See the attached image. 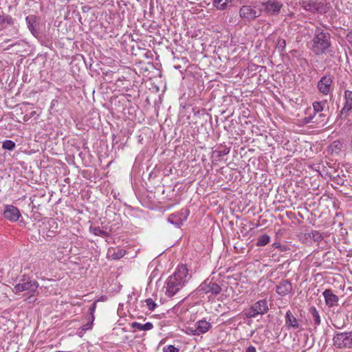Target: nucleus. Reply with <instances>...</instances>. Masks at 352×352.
I'll return each mask as SVG.
<instances>
[{"label": "nucleus", "mask_w": 352, "mask_h": 352, "mask_svg": "<svg viewBox=\"0 0 352 352\" xmlns=\"http://www.w3.org/2000/svg\"><path fill=\"white\" fill-rule=\"evenodd\" d=\"M188 270L185 265L179 266L175 273L170 276L164 288L166 296L170 298L175 296L188 281Z\"/></svg>", "instance_id": "f257e3e1"}, {"label": "nucleus", "mask_w": 352, "mask_h": 352, "mask_svg": "<svg viewBox=\"0 0 352 352\" xmlns=\"http://www.w3.org/2000/svg\"><path fill=\"white\" fill-rule=\"evenodd\" d=\"M331 46L330 34L320 28L315 31L312 39L311 50L316 55H321L326 53Z\"/></svg>", "instance_id": "f03ea898"}, {"label": "nucleus", "mask_w": 352, "mask_h": 352, "mask_svg": "<svg viewBox=\"0 0 352 352\" xmlns=\"http://www.w3.org/2000/svg\"><path fill=\"white\" fill-rule=\"evenodd\" d=\"M38 285L37 282L32 279V277H26L23 274V300L28 303H32L36 300L37 294V288Z\"/></svg>", "instance_id": "7ed1b4c3"}, {"label": "nucleus", "mask_w": 352, "mask_h": 352, "mask_svg": "<svg viewBox=\"0 0 352 352\" xmlns=\"http://www.w3.org/2000/svg\"><path fill=\"white\" fill-rule=\"evenodd\" d=\"M222 289L221 286L212 280L207 278L197 287L196 292L199 295L210 294L217 296L219 294Z\"/></svg>", "instance_id": "20e7f679"}, {"label": "nucleus", "mask_w": 352, "mask_h": 352, "mask_svg": "<svg viewBox=\"0 0 352 352\" xmlns=\"http://www.w3.org/2000/svg\"><path fill=\"white\" fill-rule=\"evenodd\" d=\"M261 9H256L255 7L243 6L240 8L239 15L241 18L251 21L259 16L261 14Z\"/></svg>", "instance_id": "39448f33"}, {"label": "nucleus", "mask_w": 352, "mask_h": 352, "mask_svg": "<svg viewBox=\"0 0 352 352\" xmlns=\"http://www.w3.org/2000/svg\"><path fill=\"white\" fill-rule=\"evenodd\" d=\"M40 19L36 15L32 14L25 17L27 28L31 34L37 37L40 34Z\"/></svg>", "instance_id": "423d86ee"}, {"label": "nucleus", "mask_w": 352, "mask_h": 352, "mask_svg": "<svg viewBox=\"0 0 352 352\" xmlns=\"http://www.w3.org/2000/svg\"><path fill=\"white\" fill-rule=\"evenodd\" d=\"M333 83V77L331 75H325L318 81L317 87L320 93L327 95L331 89Z\"/></svg>", "instance_id": "0eeeda50"}, {"label": "nucleus", "mask_w": 352, "mask_h": 352, "mask_svg": "<svg viewBox=\"0 0 352 352\" xmlns=\"http://www.w3.org/2000/svg\"><path fill=\"white\" fill-rule=\"evenodd\" d=\"M264 10L270 14L276 15L279 13L283 3L278 0H268L263 3Z\"/></svg>", "instance_id": "6e6552de"}, {"label": "nucleus", "mask_w": 352, "mask_h": 352, "mask_svg": "<svg viewBox=\"0 0 352 352\" xmlns=\"http://www.w3.org/2000/svg\"><path fill=\"white\" fill-rule=\"evenodd\" d=\"M343 98L344 103L340 111V115L347 116L352 111V91L349 89L344 90Z\"/></svg>", "instance_id": "1a4fd4ad"}, {"label": "nucleus", "mask_w": 352, "mask_h": 352, "mask_svg": "<svg viewBox=\"0 0 352 352\" xmlns=\"http://www.w3.org/2000/svg\"><path fill=\"white\" fill-rule=\"evenodd\" d=\"M4 218L10 221H16L19 219L21 216L19 210L12 205H7L5 206L3 211Z\"/></svg>", "instance_id": "9d476101"}, {"label": "nucleus", "mask_w": 352, "mask_h": 352, "mask_svg": "<svg viewBox=\"0 0 352 352\" xmlns=\"http://www.w3.org/2000/svg\"><path fill=\"white\" fill-rule=\"evenodd\" d=\"M322 295L324 298L325 304L327 306L329 307H333L334 306L338 305L339 298L338 296L334 294L331 289H325L323 292Z\"/></svg>", "instance_id": "9b49d317"}, {"label": "nucleus", "mask_w": 352, "mask_h": 352, "mask_svg": "<svg viewBox=\"0 0 352 352\" xmlns=\"http://www.w3.org/2000/svg\"><path fill=\"white\" fill-rule=\"evenodd\" d=\"M292 285L288 280H281L276 286V292L280 296H285L292 291Z\"/></svg>", "instance_id": "f8f14e48"}, {"label": "nucleus", "mask_w": 352, "mask_h": 352, "mask_svg": "<svg viewBox=\"0 0 352 352\" xmlns=\"http://www.w3.org/2000/svg\"><path fill=\"white\" fill-rule=\"evenodd\" d=\"M333 344L338 348L347 347V333H338L333 337Z\"/></svg>", "instance_id": "ddd939ff"}, {"label": "nucleus", "mask_w": 352, "mask_h": 352, "mask_svg": "<svg viewBox=\"0 0 352 352\" xmlns=\"http://www.w3.org/2000/svg\"><path fill=\"white\" fill-rule=\"evenodd\" d=\"M313 108H314V117H316V116L320 112H329V106L328 104V102L327 100H324L319 102H314L313 103Z\"/></svg>", "instance_id": "4468645a"}, {"label": "nucleus", "mask_w": 352, "mask_h": 352, "mask_svg": "<svg viewBox=\"0 0 352 352\" xmlns=\"http://www.w3.org/2000/svg\"><path fill=\"white\" fill-rule=\"evenodd\" d=\"M196 330L197 332V334H203L209 331L211 328V324L206 321V320H199L195 323Z\"/></svg>", "instance_id": "2eb2a0df"}, {"label": "nucleus", "mask_w": 352, "mask_h": 352, "mask_svg": "<svg viewBox=\"0 0 352 352\" xmlns=\"http://www.w3.org/2000/svg\"><path fill=\"white\" fill-rule=\"evenodd\" d=\"M252 306L258 314V315H263L266 314L269 310L267 302L265 300H260L254 303Z\"/></svg>", "instance_id": "dca6fc26"}, {"label": "nucleus", "mask_w": 352, "mask_h": 352, "mask_svg": "<svg viewBox=\"0 0 352 352\" xmlns=\"http://www.w3.org/2000/svg\"><path fill=\"white\" fill-rule=\"evenodd\" d=\"M285 324L289 328L297 329L299 327L297 319L289 310L287 311L285 315Z\"/></svg>", "instance_id": "f3484780"}, {"label": "nucleus", "mask_w": 352, "mask_h": 352, "mask_svg": "<svg viewBox=\"0 0 352 352\" xmlns=\"http://www.w3.org/2000/svg\"><path fill=\"white\" fill-rule=\"evenodd\" d=\"M131 327L134 329H138L140 331H149L153 328V324L150 322H148L145 324L133 322L131 323Z\"/></svg>", "instance_id": "a211bd4d"}, {"label": "nucleus", "mask_w": 352, "mask_h": 352, "mask_svg": "<svg viewBox=\"0 0 352 352\" xmlns=\"http://www.w3.org/2000/svg\"><path fill=\"white\" fill-rule=\"evenodd\" d=\"M309 314L311 315V318L316 325L320 324V317L317 309L315 307H311L309 309Z\"/></svg>", "instance_id": "6ab92c4d"}, {"label": "nucleus", "mask_w": 352, "mask_h": 352, "mask_svg": "<svg viewBox=\"0 0 352 352\" xmlns=\"http://www.w3.org/2000/svg\"><path fill=\"white\" fill-rule=\"evenodd\" d=\"M168 221L177 228H179L182 225L179 215H178L177 212L170 214L168 218Z\"/></svg>", "instance_id": "aec40b11"}, {"label": "nucleus", "mask_w": 352, "mask_h": 352, "mask_svg": "<svg viewBox=\"0 0 352 352\" xmlns=\"http://www.w3.org/2000/svg\"><path fill=\"white\" fill-rule=\"evenodd\" d=\"M270 241V237L268 234H264L258 237L256 245L264 246L269 243Z\"/></svg>", "instance_id": "412c9836"}, {"label": "nucleus", "mask_w": 352, "mask_h": 352, "mask_svg": "<svg viewBox=\"0 0 352 352\" xmlns=\"http://www.w3.org/2000/svg\"><path fill=\"white\" fill-rule=\"evenodd\" d=\"M231 0H213V6L218 10H225Z\"/></svg>", "instance_id": "4be33fe9"}, {"label": "nucleus", "mask_w": 352, "mask_h": 352, "mask_svg": "<svg viewBox=\"0 0 352 352\" xmlns=\"http://www.w3.org/2000/svg\"><path fill=\"white\" fill-rule=\"evenodd\" d=\"M178 215H179V219H181V222L183 224V223L186 221L188 215H189V210L186 208H183L179 212H177Z\"/></svg>", "instance_id": "5701e85b"}, {"label": "nucleus", "mask_w": 352, "mask_h": 352, "mask_svg": "<svg viewBox=\"0 0 352 352\" xmlns=\"http://www.w3.org/2000/svg\"><path fill=\"white\" fill-rule=\"evenodd\" d=\"M309 236L311 239L316 242L320 241L323 239L322 234L316 230L311 231L309 234Z\"/></svg>", "instance_id": "b1692460"}, {"label": "nucleus", "mask_w": 352, "mask_h": 352, "mask_svg": "<svg viewBox=\"0 0 352 352\" xmlns=\"http://www.w3.org/2000/svg\"><path fill=\"white\" fill-rule=\"evenodd\" d=\"M286 47V41L283 38H278L276 42V48L280 53L285 52Z\"/></svg>", "instance_id": "393cba45"}, {"label": "nucleus", "mask_w": 352, "mask_h": 352, "mask_svg": "<svg viewBox=\"0 0 352 352\" xmlns=\"http://www.w3.org/2000/svg\"><path fill=\"white\" fill-rule=\"evenodd\" d=\"M2 147L3 149L12 151L15 148V143L12 140H7L3 142Z\"/></svg>", "instance_id": "a878e982"}, {"label": "nucleus", "mask_w": 352, "mask_h": 352, "mask_svg": "<svg viewBox=\"0 0 352 352\" xmlns=\"http://www.w3.org/2000/svg\"><path fill=\"white\" fill-rule=\"evenodd\" d=\"M126 254V251L122 249H118L117 250H114L112 258L116 260H118L122 258Z\"/></svg>", "instance_id": "bb28decb"}, {"label": "nucleus", "mask_w": 352, "mask_h": 352, "mask_svg": "<svg viewBox=\"0 0 352 352\" xmlns=\"http://www.w3.org/2000/svg\"><path fill=\"white\" fill-rule=\"evenodd\" d=\"M145 302L150 311H153L157 307V304L151 298H147Z\"/></svg>", "instance_id": "cd10ccee"}, {"label": "nucleus", "mask_w": 352, "mask_h": 352, "mask_svg": "<svg viewBox=\"0 0 352 352\" xmlns=\"http://www.w3.org/2000/svg\"><path fill=\"white\" fill-rule=\"evenodd\" d=\"M245 316L247 318H255L258 316V314L256 312L252 306L245 312Z\"/></svg>", "instance_id": "c85d7f7f"}, {"label": "nucleus", "mask_w": 352, "mask_h": 352, "mask_svg": "<svg viewBox=\"0 0 352 352\" xmlns=\"http://www.w3.org/2000/svg\"><path fill=\"white\" fill-rule=\"evenodd\" d=\"M328 114H329V112H325V111L318 113V117L319 119H320V122L326 123L328 120V119H327Z\"/></svg>", "instance_id": "c756f323"}, {"label": "nucleus", "mask_w": 352, "mask_h": 352, "mask_svg": "<svg viewBox=\"0 0 352 352\" xmlns=\"http://www.w3.org/2000/svg\"><path fill=\"white\" fill-rule=\"evenodd\" d=\"M163 352H179V349L176 348L174 345H168L164 346Z\"/></svg>", "instance_id": "7c9ffc66"}, {"label": "nucleus", "mask_w": 352, "mask_h": 352, "mask_svg": "<svg viewBox=\"0 0 352 352\" xmlns=\"http://www.w3.org/2000/svg\"><path fill=\"white\" fill-rule=\"evenodd\" d=\"M272 246L275 249H278L280 252H284L288 249L287 246L280 245L279 243H274Z\"/></svg>", "instance_id": "2f4dec72"}, {"label": "nucleus", "mask_w": 352, "mask_h": 352, "mask_svg": "<svg viewBox=\"0 0 352 352\" xmlns=\"http://www.w3.org/2000/svg\"><path fill=\"white\" fill-rule=\"evenodd\" d=\"M11 21V18L5 14H0V24H3L4 23H10Z\"/></svg>", "instance_id": "473e14b6"}, {"label": "nucleus", "mask_w": 352, "mask_h": 352, "mask_svg": "<svg viewBox=\"0 0 352 352\" xmlns=\"http://www.w3.org/2000/svg\"><path fill=\"white\" fill-rule=\"evenodd\" d=\"M97 305V302H94L91 304V305L89 308V314L91 315L92 320H94V314L96 311Z\"/></svg>", "instance_id": "72a5a7b5"}, {"label": "nucleus", "mask_w": 352, "mask_h": 352, "mask_svg": "<svg viewBox=\"0 0 352 352\" xmlns=\"http://www.w3.org/2000/svg\"><path fill=\"white\" fill-rule=\"evenodd\" d=\"M93 232L95 235L97 236L104 235L106 234V232L102 230L99 227L94 228Z\"/></svg>", "instance_id": "f704fd0d"}, {"label": "nucleus", "mask_w": 352, "mask_h": 352, "mask_svg": "<svg viewBox=\"0 0 352 352\" xmlns=\"http://www.w3.org/2000/svg\"><path fill=\"white\" fill-rule=\"evenodd\" d=\"M346 333H347V340H346L347 348H351L352 347V331L346 332Z\"/></svg>", "instance_id": "c9c22d12"}, {"label": "nucleus", "mask_w": 352, "mask_h": 352, "mask_svg": "<svg viewBox=\"0 0 352 352\" xmlns=\"http://www.w3.org/2000/svg\"><path fill=\"white\" fill-rule=\"evenodd\" d=\"M195 330H196L195 325L194 327H188L187 328V331H188V333H190L191 335H193V336H199V334L195 333L196 332H197Z\"/></svg>", "instance_id": "e433bc0d"}, {"label": "nucleus", "mask_w": 352, "mask_h": 352, "mask_svg": "<svg viewBox=\"0 0 352 352\" xmlns=\"http://www.w3.org/2000/svg\"><path fill=\"white\" fill-rule=\"evenodd\" d=\"M93 320H91V322H87V323L83 324L82 327V331H85L87 330L90 329L91 328Z\"/></svg>", "instance_id": "4c0bfd02"}, {"label": "nucleus", "mask_w": 352, "mask_h": 352, "mask_svg": "<svg viewBox=\"0 0 352 352\" xmlns=\"http://www.w3.org/2000/svg\"><path fill=\"white\" fill-rule=\"evenodd\" d=\"M229 152H230V148H224L223 150L218 151L219 156L221 157V156L228 155L229 153Z\"/></svg>", "instance_id": "58836bf2"}, {"label": "nucleus", "mask_w": 352, "mask_h": 352, "mask_svg": "<svg viewBox=\"0 0 352 352\" xmlns=\"http://www.w3.org/2000/svg\"><path fill=\"white\" fill-rule=\"evenodd\" d=\"M36 114V111H32L30 113V115H28V113H26L25 116H23V121H27L31 117H32L34 115Z\"/></svg>", "instance_id": "ea45409f"}, {"label": "nucleus", "mask_w": 352, "mask_h": 352, "mask_svg": "<svg viewBox=\"0 0 352 352\" xmlns=\"http://www.w3.org/2000/svg\"><path fill=\"white\" fill-rule=\"evenodd\" d=\"M245 352H256V350L254 346L250 345L246 349Z\"/></svg>", "instance_id": "a19ab883"}, {"label": "nucleus", "mask_w": 352, "mask_h": 352, "mask_svg": "<svg viewBox=\"0 0 352 352\" xmlns=\"http://www.w3.org/2000/svg\"><path fill=\"white\" fill-rule=\"evenodd\" d=\"M305 8L307 9V10H312V8L314 7V5H312L311 3H307V4H305Z\"/></svg>", "instance_id": "79ce46f5"}, {"label": "nucleus", "mask_w": 352, "mask_h": 352, "mask_svg": "<svg viewBox=\"0 0 352 352\" xmlns=\"http://www.w3.org/2000/svg\"><path fill=\"white\" fill-rule=\"evenodd\" d=\"M315 117L311 116V117H308V118H305V122L306 123H309V122H312V120L313 118H314Z\"/></svg>", "instance_id": "37998d69"}, {"label": "nucleus", "mask_w": 352, "mask_h": 352, "mask_svg": "<svg viewBox=\"0 0 352 352\" xmlns=\"http://www.w3.org/2000/svg\"><path fill=\"white\" fill-rule=\"evenodd\" d=\"M52 223L53 224L56 225V228H57V223H56V222L54 220H52Z\"/></svg>", "instance_id": "c03bdc74"}, {"label": "nucleus", "mask_w": 352, "mask_h": 352, "mask_svg": "<svg viewBox=\"0 0 352 352\" xmlns=\"http://www.w3.org/2000/svg\"><path fill=\"white\" fill-rule=\"evenodd\" d=\"M304 340H305V342H307L308 341V337L306 336H304Z\"/></svg>", "instance_id": "a18cd8bd"}, {"label": "nucleus", "mask_w": 352, "mask_h": 352, "mask_svg": "<svg viewBox=\"0 0 352 352\" xmlns=\"http://www.w3.org/2000/svg\"><path fill=\"white\" fill-rule=\"evenodd\" d=\"M26 81H27V78H24V77H23V82H26Z\"/></svg>", "instance_id": "49530a36"}, {"label": "nucleus", "mask_w": 352, "mask_h": 352, "mask_svg": "<svg viewBox=\"0 0 352 352\" xmlns=\"http://www.w3.org/2000/svg\"><path fill=\"white\" fill-rule=\"evenodd\" d=\"M19 62L22 63V58H20V60H19Z\"/></svg>", "instance_id": "de8ad7c7"}, {"label": "nucleus", "mask_w": 352, "mask_h": 352, "mask_svg": "<svg viewBox=\"0 0 352 352\" xmlns=\"http://www.w3.org/2000/svg\"><path fill=\"white\" fill-rule=\"evenodd\" d=\"M311 346H312V343L311 344L310 346H308V349L311 348Z\"/></svg>", "instance_id": "09e8293b"}]
</instances>
